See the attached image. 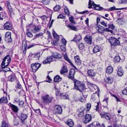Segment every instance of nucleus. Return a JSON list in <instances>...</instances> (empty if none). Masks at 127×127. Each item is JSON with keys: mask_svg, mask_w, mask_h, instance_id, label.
Masks as SVG:
<instances>
[{"mask_svg": "<svg viewBox=\"0 0 127 127\" xmlns=\"http://www.w3.org/2000/svg\"><path fill=\"white\" fill-rule=\"evenodd\" d=\"M19 105L21 107H23L24 106V102L23 101H20L19 103Z\"/></svg>", "mask_w": 127, "mask_h": 127, "instance_id": "48", "label": "nucleus"}, {"mask_svg": "<svg viewBox=\"0 0 127 127\" xmlns=\"http://www.w3.org/2000/svg\"><path fill=\"white\" fill-rule=\"evenodd\" d=\"M101 116L102 118H104L107 120H109L111 119L110 115L108 114H102Z\"/></svg>", "mask_w": 127, "mask_h": 127, "instance_id": "22", "label": "nucleus"}, {"mask_svg": "<svg viewBox=\"0 0 127 127\" xmlns=\"http://www.w3.org/2000/svg\"><path fill=\"white\" fill-rule=\"evenodd\" d=\"M41 64L39 63H35L32 64L31 67L33 72H35L40 67Z\"/></svg>", "mask_w": 127, "mask_h": 127, "instance_id": "7", "label": "nucleus"}, {"mask_svg": "<svg viewBox=\"0 0 127 127\" xmlns=\"http://www.w3.org/2000/svg\"><path fill=\"white\" fill-rule=\"evenodd\" d=\"M120 2L121 3L126 4L127 3V0H121Z\"/></svg>", "mask_w": 127, "mask_h": 127, "instance_id": "59", "label": "nucleus"}, {"mask_svg": "<svg viewBox=\"0 0 127 127\" xmlns=\"http://www.w3.org/2000/svg\"><path fill=\"white\" fill-rule=\"evenodd\" d=\"M113 96L115 98L117 101L121 102V101L120 100L119 98L117 97L116 95H113Z\"/></svg>", "mask_w": 127, "mask_h": 127, "instance_id": "62", "label": "nucleus"}, {"mask_svg": "<svg viewBox=\"0 0 127 127\" xmlns=\"http://www.w3.org/2000/svg\"><path fill=\"white\" fill-rule=\"evenodd\" d=\"M6 25L4 24V29L7 30H11L12 26L11 24H9V25Z\"/></svg>", "mask_w": 127, "mask_h": 127, "instance_id": "32", "label": "nucleus"}, {"mask_svg": "<svg viewBox=\"0 0 127 127\" xmlns=\"http://www.w3.org/2000/svg\"><path fill=\"white\" fill-rule=\"evenodd\" d=\"M66 123L69 127H72L74 125V123L72 119H68L66 122Z\"/></svg>", "mask_w": 127, "mask_h": 127, "instance_id": "25", "label": "nucleus"}, {"mask_svg": "<svg viewBox=\"0 0 127 127\" xmlns=\"http://www.w3.org/2000/svg\"><path fill=\"white\" fill-rule=\"evenodd\" d=\"M96 29L97 30L98 32L100 33L104 32L105 31L104 28L100 25H98V26L96 27Z\"/></svg>", "mask_w": 127, "mask_h": 127, "instance_id": "14", "label": "nucleus"}, {"mask_svg": "<svg viewBox=\"0 0 127 127\" xmlns=\"http://www.w3.org/2000/svg\"><path fill=\"white\" fill-rule=\"evenodd\" d=\"M108 40L111 44V48L114 49L117 46L119 45L120 44L119 40L114 37H111L109 38Z\"/></svg>", "mask_w": 127, "mask_h": 127, "instance_id": "2", "label": "nucleus"}, {"mask_svg": "<svg viewBox=\"0 0 127 127\" xmlns=\"http://www.w3.org/2000/svg\"><path fill=\"white\" fill-rule=\"evenodd\" d=\"M54 112L56 114H62V109L61 106L59 105H56L54 107Z\"/></svg>", "mask_w": 127, "mask_h": 127, "instance_id": "8", "label": "nucleus"}, {"mask_svg": "<svg viewBox=\"0 0 127 127\" xmlns=\"http://www.w3.org/2000/svg\"><path fill=\"white\" fill-rule=\"evenodd\" d=\"M62 78L59 75H57L55 76L54 78V81L55 82L60 81L62 80Z\"/></svg>", "mask_w": 127, "mask_h": 127, "instance_id": "31", "label": "nucleus"}, {"mask_svg": "<svg viewBox=\"0 0 127 127\" xmlns=\"http://www.w3.org/2000/svg\"><path fill=\"white\" fill-rule=\"evenodd\" d=\"M85 109H84L82 110V111H80L79 112V114H78L79 117H81L84 115L85 113Z\"/></svg>", "mask_w": 127, "mask_h": 127, "instance_id": "37", "label": "nucleus"}, {"mask_svg": "<svg viewBox=\"0 0 127 127\" xmlns=\"http://www.w3.org/2000/svg\"><path fill=\"white\" fill-rule=\"evenodd\" d=\"M78 47L81 50H82L84 48V45L83 43H81L79 45Z\"/></svg>", "mask_w": 127, "mask_h": 127, "instance_id": "40", "label": "nucleus"}, {"mask_svg": "<svg viewBox=\"0 0 127 127\" xmlns=\"http://www.w3.org/2000/svg\"><path fill=\"white\" fill-rule=\"evenodd\" d=\"M1 103H6L7 102V97H3L0 99Z\"/></svg>", "mask_w": 127, "mask_h": 127, "instance_id": "33", "label": "nucleus"}, {"mask_svg": "<svg viewBox=\"0 0 127 127\" xmlns=\"http://www.w3.org/2000/svg\"><path fill=\"white\" fill-rule=\"evenodd\" d=\"M92 5H93L94 6V8L95 10L99 11H101L102 10L104 11L105 9L102 7L100 6V5L99 4L97 5L95 4L94 3L93 1H92Z\"/></svg>", "mask_w": 127, "mask_h": 127, "instance_id": "13", "label": "nucleus"}, {"mask_svg": "<svg viewBox=\"0 0 127 127\" xmlns=\"http://www.w3.org/2000/svg\"><path fill=\"white\" fill-rule=\"evenodd\" d=\"M11 61V58L10 56L7 55L3 59L1 66L2 69L6 68L9 65Z\"/></svg>", "mask_w": 127, "mask_h": 127, "instance_id": "4", "label": "nucleus"}, {"mask_svg": "<svg viewBox=\"0 0 127 127\" xmlns=\"http://www.w3.org/2000/svg\"><path fill=\"white\" fill-rule=\"evenodd\" d=\"M13 123L15 125H17L19 123L18 120L16 119H14Z\"/></svg>", "mask_w": 127, "mask_h": 127, "instance_id": "56", "label": "nucleus"}, {"mask_svg": "<svg viewBox=\"0 0 127 127\" xmlns=\"http://www.w3.org/2000/svg\"><path fill=\"white\" fill-rule=\"evenodd\" d=\"M15 78V76L14 74H12L9 75L8 77L9 81L11 82L13 81Z\"/></svg>", "mask_w": 127, "mask_h": 127, "instance_id": "27", "label": "nucleus"}, {"mask_svg": "<svg viewBox=\"0 0 127 127\" xmlns=\"http://www.w3.org/2000/svg\"><path fill=\"white\" fill-rule=\"evenodd\" d=\"M75 89L80 92L83 91L85 87L84 84L76 80L73 81Z\"/></svg>", "mask_w": 127, "mask_h": 127, "instance_id": "1", "label": "nucleus"}, {"mask_svg": "<svg viewBox=\"0 0 127 127\" xmlns=\"http://www.w3.org/2000/svg\"><path fill=\"white\" fill-rule=\"evenodd\" d=\"M122 93L124 95H127V87L126 88V89L122 91Z\"/></svg>", "mask_w": 127, "mask_h": 127, "instance_id": "58", "label": "nucleus"}, {"mask_svg": "<svg viewBox=\"0 0 127 127\" xmlns=\"http://www.w3.org/2000/svg\"><path fill=\"white\" fill-rule=\"evenodd\" d=\"M113 70V69L112 67L111 66H109L107 67L106 72L108 74H110L112 72Z\"/></svg>", "mask_w": 127, "mask_h": 127, "instance_id": "28", "label": "nucleus"}, {"mask_svg": "<svg viewBox=\"0 0 127 127\" xmlns=\"http://www.w3.org/2000/svg\"><path fill=\"white\" fill-rule=\"evenodd\" d=\"M34 31L33 30H32L31 31L33 32L34 33H36V32L39 31V29L38 26L35 27L34 28Z\"/></svg>", "mask_w": 127, "mask_h": 127, "instance_id": "42", "label": "nucleus"}, {"mask_svg": "<svg viewBox=\"0 0 127 127\" xmlns=\"http://www.w3.org/2000/svg\"><path fill=\"white\" fill-rule=\"evenodd\" d=\"M52 56L54 58H61L62 56L60 54L57 52H54L52 54Z\"/></svg>", "mask_w": 127, "mask_h": 127, "instance_id": "20", "label": "nucleus"}, {"mask_svg": "<svg viewBox=\"0 0 127 127\" xmlns=\"http://www.w3.org/2000/svg\"><path fill=\"white\" fill-rule=\"evenodd\" d=\"M62 42L63 44L65 46L66 43V41L64 38H63L62 39Z\"/></svg>", "mask_w": 127, "mask_h": 127, "instance_id": "55", "label": "nucleus"}, {"mask_svg": "<svg viewBox=\"0 0 127 127\" xmlns=\"http://www.w3.org/2000/svg\"><path fill=\"white\" fill-rule=\"evenodd\" d=\"M53 35L54 37L56 38L57 41H58L59 39V38L58 34L56 33L54 31L53 32Z\"/></svg>", "mask_w": 127, "mask_h": 127, "instance_id": "34", "label": "nucleus"}, {"mask_svg": "<svg viewBox=\"0 0 127 127\" xmlns=\"http://www.w3.org/2000/svg\"><path fill=\"white\" fill-rule=\"evenodd\" d=\"M52 58L51 56L48 57L46 59L43 61V64H45L49 63L52 61Z\"/></svg>", "mask_w": 127, "mask_h": 127, "instance_id": "19", "label": "nucleus"}, {"mask_svg": "<svg viewBox=\"0 0 127 127\" xmlns=\"http://www.w3.org/2000/svg\"><path fill=\"white\" fill-rule=\"evenodd\" d=\"M92 120L91 115L89 114H86L84 119L83 120L84 123L87 124L89 123Z\"/></svg>", "mask_w": 127, "mask_h": 127, "instance_id": "9", "label": "nucleus"}, {"mask_svg": "<svg viewBox=\"0 0 127 127\" xmlns=\"http://www.w3.org/2000/svg\"><path fill=\"white\" fill-rule=\"evenodd\" d=\"M9 106L11 108L12 110L14 112L17 113L19 111V108L18 107L15 105L10 104Z\"/></svg>", "mask_w": 127, "mask_h": 127, "instance_id": "15", "label": "nucleus"}, {"mask_svg": "<svg viewBox=\"0 0 127 127\" xmlns=\"http://www.w3.org/2000/svg\"><path fill=\"white\" fill-rule=\"evenodd\" d=\"M65 26L70 30L74 31H77L78 30L77 28L73 24H66Z\"/></svg>", "mask_w": 127, "mask_h": 127, "instance_id": "17", "label": "nucleus"}, {"mask_svg": "<svg viewBox=\"0 0 127 127\" xmlns=\"http://www.w3.org/2000/svg\"><path fill=\"white\" fill-rule=\"evenodd\" d=\"M1 124V127H9V125L8 122L5 120L2 121Z\"/></svg>", "mask_w": 127, "mask_h": 127, "instance_id": "30", "label": "nucleus"}, {"mask_svg": "<svg viewBox=\"0 0 127 127\" xmlns=\"http://www.w3.org/2000/svg\"><path fill=\"white\" fill-rule=\"evenodd\" d=\"M40 1L44 4L47 5L50 3V0H40Z\"/></svg>", "mask_w": 127, "mask_h": 127, "instance_id": "35", "label": "nucleus"}, {"mask_svg": "<svg viewBox=\"0 0 127 127\" xmlns=\"http://www.w3.org/2000/svg\"><path fill=\"white\" fill-rule=\"evenodd\" d=\"M64 12L69 16L70 15L68 9L66 7H65L64 8Z\"/></svg>", "mask_w": 127, "mask_h": 127, "instance_id": "43", "label": "nucleus"}, {"mask_svg": "<svg viewBox=\"0 0 127 127\" xmlns=\"http://www.w3.org/2000/svg\"><path fill=\"white\" fill-rule=\"evenodd\" d=\"M75 73V69L73 68L71 69L69 71V73L68 76V78L73 81L76 80L74 78V75Z\"/></svg>", "mask_w": 127, "mask_h": 127, "instance_id": "5", "label": "nucleus"}, {"mask_svg": "<svg viewBox=\"0 0 127 127\" xmlns=\"http://www.w3.org/2000/svg\"><path fill=\"white\" fill-rule=\"evenodd\" d=\"M101 48L98 45H96L94 48L93 51L94 53H98V54H96L97 56H99L101 55V53L100 52Z\"/></svg>", "mask_w": 127, "mask_h": 127, "instance_id": "6", "label": "nucleus"}, {"mask_svg": "<svg viewBox=\"0 0 127 127\" xmlns=\"http://www.w3.org/2000/svg\"><path fill=\"white\" fill-rule=\"evenodd\" d=\"M86 107L87 110H86V112L89 111L91 107V104L90 103H87L86 105Z\"/></svg>", "mask_w": 127, "mask_h": 127, "instance_id": "39", "label": "nucleus"}, {"mask_svg": "<svg viewBox=\"0 0 127 127\" xmlns=\"http://www.w3.org/2000/svg\"><path fill=\"white\" fill-rule=\"evenodd\" d=\"M114 127H122L121 125L115 124L113 125Z\"/></svg>", "mask_w": 127, "mask_h": 127, "instance_id": "64", "label": "nucleus"}, {"mask_svg": "<svg viewBox=\"0 0 127 127\" xmlns=\"http://www.w3.org/2000/svg\"><path fill=\"white\" fill-rule=\"evenodd\" d=\"M97 125V122H94L92 124L88 125L87 127H96Z\"/></svg>", "mask_w": 127, "mask_h": 127, "instance_id": "36", "label": "nucleus"}, {"mask_svg": "<svg viewBox=\"0 0 127 127\" xmlns=\"http://www.w3.org/2000/svg\"><path fill=\"white\" fill-rule=\"evenodd\" d=\"M65 18V16H64L63 15V14H60L59 16H58L57 17V18H61L64 19Z\"/></svg>", "mask_w": 127, "mask_h": 127, "instance_id": "53", "label": "nucleus"}, {"mask_svg": "<svg viewBox=\"0 0 127 127\" xmlns=\"http://www.w3.org/2000/svg\"><path fill=\"white\" fill-rule=\"evenodd\" d=\"M21 84L18 83H17V85L16 86L17 89H21Z\"/></svg>", "mask_w": 127, "mask_h": 127, "instance_id": "61", "label": "nucleus"}, {"mask_svg": "<svg viewBox=\"0 0 127 127\" xmlns=\"http://www.w3.org/2000/svg\"><path fill=\"white\" fill-rule=\"evenodd\" d=\"M9 11L10 13H11L13 12V9L11 7L9 4L7 5Z\"/></svg>", "mask_w": 127, "mask_h": 127, "instance_id": "52", "label": "nucleus"}, {"mask_svg": "<svg viewBox=\"0 0 127 127\" xmlns=\"http://www.w3.org/2000/svg\"><path fill=\"white\" fill-rule=\"evenodd\" d=\"M26 34L29 37H32L33 36V34L29 32H26Z\"/></svg>", "mask_w": 127, "mask_h": 127, "instance_id": "47", "label": "nucleus"}, {"mask_svg": "<svg viewBox=\"0 0 127 127\" xmlns=\"http://www.w3.org/2000/svg\"><path fill=\"white\" fill-rule=\"evenodd\" d=\"M88 74L90 76L94 77L95 76L96 73L93 70H90L88 71Z\"/></svg>", "mask_w": 127, "mask_h": 127, "instance_id": "26", "label": "nucleus"}, {"mask_svg": "<svg viewBox=\"0 0 127 127\" xmlns=\"http://www.w3.org/2000/svg\"><path fill=\"white\" fill-rule=\"evenodd\" d=\"M61 8L60 6L59 5H57L53 8V9L55 11H59Z\"/></svg>", "mask_w": 127, "mask_h": 127, "instance_id": "38", "label": "nucleus"}, {"mask_svg": "<svg viewBox=\"0 0 127 127\" xmlns=\"http://www.w3.org/2000/svg\"><path fill=\"white\" fill-rule=\"evenodd\" d=\"M62 98L63 99H67L68 98V96L67 95L65 94L63 95L62 96Z\"/></svg>", "mask_w": 127, "mask_h": 127, "instance_id": "50", "label": "nucleus"}, {"mask_svg": "<svg viewBox=\"0 0 127 127\" xmlns=\"http://www.w3.org/2000/svg\"><path fill=\"white\" fill-rule=\"evenodd\" d=\"M69 20L72 23H74V19L72 16L70 17L69 18Z\"/></svg>", "mask_w": 127, "mask_h": 127, "instance_id": "60", "label": "nucleus"}, {"mask_svg": "<svg viewBox=\"0 0 127 127\" xmlns=\"http://www.w3.org/2000/svg\"><path fill=\"white\" fill-rule=\"evenodd\" d=\"M108 28L109 29H111L112 30H114L115 29L116 27L114 26L113 24H109Z\"/></svg>", "mask_w": 127, "mask_h": 127, "instance_id": "46", "label": "nucleus"}, {"mask_svg": "<svg viewBox=\"0 0 127 127\" xmlns=\"http://www.w3.org/2000/svg\"><path fill=\"white\" fill-rule=\"evenodd\" d=\"M82 38L79 34L78 35H75L72 40H71L77 42V41H79Z\"/></svg>", "mask_w": 127, "mask_h": 127, "instance_id": "16", "label": "nucleus"}, {"mask_svg": "<svg viewBox=\"0 0 127 127\" xmlns=\"http://www.w3.org/2000/svg\"><path fill=\"white\" fill-rule=\"evenodd\" d=\"M89 86H91L92 87H93L95 89V88H97V87L96 85L90 83H89Z\"/></svg>", "mask_w": 127, "mask_h": 127, "instance_id": "57", "label": "nucleus"}, {"mask_svg": "<svg viewBox=\"0 0 127 127\" xmlns=\"http://www.w3.org/2000/svg\"><path fill=\"white\" fill-rule=\"evenodd\" d=\"M56 91V96H58L59 95L60 93L59 91L58 90L57 88H56V86H55L54 88Z\"/></svg>", "mask_w": 127, "mask_h": 127, "instance_id": "49", "label": "nucleus"}, {"mask_svg": "<svg viewBox=\"0 0 127 127\" xmlns=\"http://www.w3.org/2000/svg\"><path fill=\"white\" fill-rule=\"evenodd\" d=\"M68 71V70L66 67L65 66H63L61 69L60 73L61 74H63L67 72Z\"/></svg>", "mask_w": 127, "mask_h": 127, "instance_id": "18", "label": "nucleus"}, {"mask_svg": "<svg viewBox=\"0 0 127 127\" xmlns=\"http://www.w3.org/2000/svg\"><path fill=\"white\" fill-rule=\"evenodd\" d=\"M41 98L42 102L46 105L51 103L53 98V97L50 96L48 94L41 96Z\"/></svg>", "mask_w": 127, "mask_h": 127, "instance_id": "3", "label": "nucleus"}, {"mask_svg": "<svg viewBox=\"0 0 127 127\" xmlns=\"http://www.w3.org/2000/svg\"><path fill=\"white\" fill-rule=\"evenodd\" d=\"M84 40L87 44H92V37L90 35H87L84 38Z\"/></svg>", "mask_w": 127, "mask_h": 127, "instance_id": "12", "label": "nucleus"}, {"mask_svg": "<svg viewBox=\"0 0 127 127\" xmlns=\"http://www.w3.org/2000/svg\"><path fill=\"white\" fill-rule=\"evenodd\" d=\"M115 62L116 61L117 62H120V57L118 55L116 56L114 58Z\"/></svg>", "mask_w": 127, "mask_h": 127, "instance_id": "45", "label": "nucleus"}, {"mask_svg": "<svg viewBox=\"0 0 127 127\" xmlns=\"http://www.w3.org/2000/svg\"><path fill=\"white\" fill-rule=\"evenodd\" d=\"M27 117L28 116L27 115L21 113L20 116V118L22 121L23 122L26 119Z\"/></svg>", "mask_w": 127, "mask_h": 127, "instance_id": "23", "label": "nucleus"}, {"mask_svg": "<svg viewBox=\"0 0 127 127\" xmlns=\"http://www.w3.org/2000/svg\"><path fill=\"white\" fill-rule=\"evenodd\" d=\"M92 2L91 0H89V2L88 4L89 7L88 8H92Z\"/></svg>", "mask_w": 127, "mask_h": 127, "instance_id": "54", "label": "nucleus"}, {"mask_svg": "<svg viewBox=\"0 0 127 127\" xmlns=\"http://www.w3.org/2000/svg\"><path fill=\"white\" fill-rule=\"evenodd\" d=\"M100 104V102H98L97 103V105L96 106V108L95 109L96 111H97V112H99V105Z\"/></svg>", "mask_w": 127, "mask_h": 127, "instance_id": "41", "label": "nucleus"}, {"mask_svg": "<svg viewBox=\"0 0 127 127\" xmlns=\"http://www.w3.org/2000/svg\"><path fill=\"white\" fill-rule=\"evenodd\" d=\"M5 40L8 42H11L12 39L11 37V34L9 32H7L5 34Z\"/></svg>", "mask_w": 127, "mask_h": 127, "instance_id": "11", "label": "nucleus"}, {"mask_svg": "<svg viewBox=\"0 0 127 127\" xmlns=\"http://www.w3.org/2000/svg\"><path fill=\"white\" fill-rule=\"evenodd\" d=\"M127 9V7H124L122 8H116L115 6H113V7H111L109 9H104V11H112L113 10H122L123 9Z\"/></svg>", "mask_w": 127, "mask_h": 127, "instance_id": "10", "label": "nucleus"}, {"mask_svg": "<svg viewBox=\"0 0 127 127\" xmlns=\"http://www.w3.org/2000/svg\"><path fill=\"white\" fill-rule=\"evenodd\" d=\"M75 59L76 63L78 65H80L81 64V62L79 58V57L77 56L75 57Z\"/></svg>", "mask_w": 127, "mask_h": 127, "instance_id": "21", "label": "nucleus"}, {"mask_svg": "<svg viewBox=\"0 0 127 127\" xmlns=\"http://www.w3.org/2000/svg\"><path fill=\"white\" fill-rule=\"evenodd\" d=\"M117 73L118 75L120 76H121L123 75V71L121 69V67H120L118 68Z\"/></svg>", "mask_w": 127, "mask_h": 127, "instance_id": "29", "label": "nucleus"}, {"mask_svg": "<svg viewBox=\"0 0 127 127\" xmlns=\"http://www.w3.org/2000/svg\"><path fill=\"white\" fill-rule=\"evenodd\" d=\"M41 55L40 52H37L35 55L34 57L35 58L38 59Z\"/></svg>", "mask_w": 127, "mask_h": 127, "instance_id": "44", "label": "nucleus"}, {"mask_svg": "<svg viewBox=\"0 0 127 127\" xmlns=\"http://www.w3.org/2000/svg\"><path fill=\"white\" fill-rule=\"evenodd\" d=\"M88 11V10H86V11H84L82 12H77V13H78L79 14H84V13H86Z\"/></svg>", "mask_w": 127, "mask_h": 127, "instance_id": "63", "label": "nucleus"}, {"mask_svg": "<svg viewBox=\"0 0 127 127\" xmlns=\"http://www.w3.org/2000/svg\"><path fill=\"white\" fill-rule=\"evenodd\" d=\"M104 80L106 84H111L113 81V78L111 77L107 78Z\"/></svg>", "mask_w": 127, "mask_h": 127, "instance_id": "24", "label": "nucleus"}, {"mask_svg": "<svg viewBox=\"0 0 127 127\" xmlns=\"http://www.w3.org/2000/svg\"><path fill=\"white\" fill-rule=\"evenodd\" d=\"M96 127H105V125L103 123L101 125L100 123L97 122V125L96 126Z\"/></svg>", "mask_w": 127, "mask_h": 127, "instance_id": "51", "label": "nucleus"}]
</instances>
